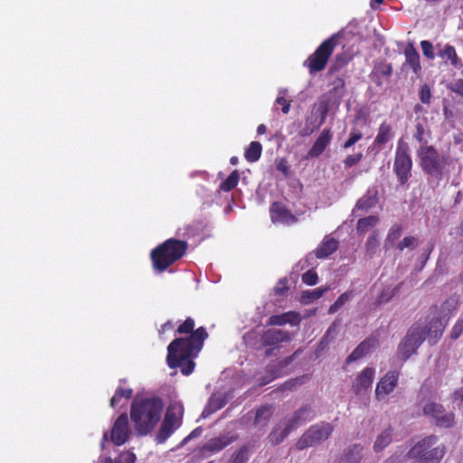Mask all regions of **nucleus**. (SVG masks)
<instances>
[{"label":"nucleus","instance_id":"nucleus-1","mask_svg":"<svg viewBox=\"0 0 463 463\" xmlns=\"http://www.w3.org/2000/svg\"><path fill=\"white\" fill-rule=\"evenodd\" d=\"M195 321L188 317L178 326L175 333L189 335L186 337H177L167 346L166 362L170 368H180L184 375L191 374L195 367V359L203 347L208 333L204 326L194 329Z\"/></svg>","mask_w":463,"mask_h":463},{"label":"nucleus","instance_id":"nucleus-2","mask_svg":"<svg viewBox=\"0 0 463 463\" xmlns=\"http://www.w3.org/2000/svg\"><path fill=\"white\" fill-rule=\"evenodd\" d=\"M445 329L439 317H421L408 329L397 348V355L402 360H408L416 354L421 344L427 339L430 345H435L441 338Z\"/></svg>","mask_w":463,"mask_h":463},{"label":"nucleus","instance_id":"nucleus-3","mask_svg":"<svg viewBox=\"0 0 463 463\" xmlns=\"http://www.w3.org/2000/svg\"><path fill=\"white\" fill-rule=\"evenodd\" d=\"M164 404L160 398H135L130 407V419L137 435L149 434L161 418Z\"/></svg>","mask_w":463,"mask_h":463},{"label":"nucleus","instance_id":"nucleus-4","mask_svg":"<svg viewBox=\"0 0 463 463\" xmlns=\"http://www.w3.org/2000/svg\"><path fill=\"white\" fill-rule=\"evenodd\" d=\"M188 243L185 241L170 238L153 249L150 253L152 266L161 273L185 254Z\"/></svg>","mask_w":463,"mask_h":463},{"label":"nucleus","instance_id":"nucleus-5","mask_svg":"<svg viewBox=\"0 0 463 463\" xmlns=\"http://www.w3.org/2000/svg\"><path fill=\"white\" fill-rule=\"evenodd\" d=\"M416 156L424 174L434 178L438 183L443 179L448 156L440 155L434 146L428 144L420 146Z\"/></svg>","mask_w":463,"mask_h":463},{"label":"nucleus","instance_id":"nucleus-6","mask_svg":"<svg viewBox=\"0 0 463 463\" xmlns=\"http://www.w3.org/2000/svg\"><path fill=\"white\" fill-rule=\"evenodd\" d=\"M446 448L439 443L436 435H429L419 440L407 453L409 458L420 463H439L444 458Z\"/></svg>","mask_w":463,"mask_h":463},{"label":"nucleus","instance_id":"nucleus-7","mask_svg":"<svg viewBox=\"0 0 463 463\" xmlns=\"http://www.w3.org/2000/svg\"><path fill=\"white\" fill-rule=\"evenodd\" d=\"M256 335V332L251 331L247 334L245 339L255 350L265 349L264 354L268 357L273 355L274 349L279 348L280 344L290 340L289 333L282 329L270 328L264 330L260 335L259 340H255Z\"/></svg>","mask_w":463,"mask_h":463},{"label":"nucleus","instance_id":"nucleus-8","mask_svg":"<svg viewBox=\"0 0 463 463\" xmlns=\"http://www.w3.org/2000/svg\"><path fill=\"white\" fill-rule=\"evenodd\" d=\"M339 38V33L332 34L323 41L316 51L307 57L304 61V66L307 68L310 74L322 71L326 67L329 58L338 44Z\"/></svg>","mask_w":463,"mask_h":463},{"label":"nucleus","instance_id":"nucleus-9","mask_svg":"<svg viewBox=\"0 0 463 463\" xmlns=\"http://www.w3.org/2000/svg\"><path fill=\"white\" fill-rule=\"evenodd\" d=\"M412 165L413 163L410 154L409 144L403 137H400L397 141L393 162V172L400 184L403 185L407 184L411 175Z\"/></svg>","mask_w":463,"mask_h":463},{"label":"nucleus","instance_id":"nucleus-10","mask_svg":"<svg viewBox=\"0 0 463 463\" xmlns=\"http://www.w3.org/2000/svg\"><path fill=\"white\" fill-rule=\"evenodd\" d=\"M184 408L180 404L169 406L165 414L161 426L156 435L157 444H163L181 426Z\"/></svg>","mask_w":463,"mask_h":463},{"label":"nucleus","instance_id":"nucleus-11","mask_svg":"<svg viewBox=\"0 0 463 463\" xmlns=\"http://www.w3.org/2000/svg\"><path fill=\"white\" fill-rule=\"evenodd\" d=\"M334 427L328 422H320L310 426L298 439L296 448L303 450L308 447L320 444L332 434Z\"/></svg>","mask_w":463,"mask_h":463},{"label":"nucleus","instance_id":"nucleus-12","mask_svg":"<svg viewBox=\"0 0 463 463\" xmlns=\"http://www.w3.org/2000/svg\"><path fill=\"white\" fill-rule=\"evenodd\" d=\"M423 415L434 421L439 428L449 429L455 424V414L448 411L445 407L435 402H427L422 408Z\"/></svg>","mask_w":463,"mask_h":463},{"label":"nucleus","instance_id":"nucleus-13","mask_svg":"<svg viewBox=\"0 0 463 463\" xmlns=\"http://www.w3.org/2000/svg\"><path fill=\"white\" fill-rule=\"evenodd\" d=\"M312 409L309 405H305L297 410L293 416L288 420L279 438H277L275 444L280 443L292 430L303 425L307 420L311 419Z\"/></svg>","mask_w":463,"mask_h":463},{"label":"nucleus","instance_id":"nucleus-14","mask_svg":"<svg viewBox=\"0 0 463 463\" xmlns=\"http://www.w3.org/2000/svg\"><path fill=\"white\" fill-rule=\"evenodd\" d=\"M130 433L128 415L121 413L112 426L110 439L114 445L121 446L128 440Z\"/></svg>","mask_w":463,"mask_h":463},{"label":"nucleus","instance_id":"nucleus-15","mask_svg":"<svg viewBox=\"0 0 463 463\" xmlns=\"http://www.w3.org/2000/svg\"><path fill=\"white\" fill-rule=\"evenodd\" d=\"M269 214L273 223L293 224L297 222L296 216L280 202L271 203Z\"/></svg>","mask_w":463,"mask_h":463},{"label":"nucleus","instance_id":"nucleus-16","mask_svg":"<svg viewBox=\"0 0 463 463\" xmlns=\"http://www.w3.org/2000/svg\"><path fill=\"white\" fill-rule=\"evenodd\" d=\"M236 439V436L230 433L221 434L207 440L202 447V452H208L209 454L218 453L235 441Z\"/></svg>","mask_w":463,"mask_h":463},{"label":"nucleus","instance_id":"nucleus-17","mask_svg":"<svg viewBox=\"0 0 463 463\" xmlns=\"http://www.w3.org/2000/svg\"><path fill=\"white\" fill-rule=\"evenodd\" d=\"M399 373L395 370L389 371L378 382L375 389V395L377 399H381L390 394L397 386Z\"/></svg>","mask_w":463,"mask_h":463},{"label":"nucleus","instance_id":"nucleus-18","mask_svg":"<svg viewBox=\"0 0 463 463\" xmlns=\"http://www.w3.org/2000/svg\"><path fill=\"white\" fill-rule=\"evenodd\" d=\"M332 139V132L329 128L323 129L320 135L316 139L312 147L307 155V158H317L325 151L326 146L330 144Z\"/></svg>","mask_w":463,"mask_h":463},{"label":"nucleus","instance_id":"nucleus-19","mask_svg":"<svg viewBox=\"0 0 463 463\" xmlns=\"http://www.w3.org/2000/svg\"><path fill=\"white\" fill-rule=\"evenodd\" d=\"M378 341L374 337H368L361 342L347 356L346 364L355 362L369 354L377 345Z\"/></svg>","mask_w":463,"mask_h":463},{"label":"nucleus","instance_id":"nucleus-20","mask_svg":"<svg viewBox=\"0 0 463 463\" xmlns=\"http://www.w3.org/2000/svg\"><path fill=\"white\" fill-rule=\"evenodd\" d=\"M394 137L393 128L386 120L383 121L377 131V135L373 142V146L381 149L384 145L390 142Z\"/></svg>","mask_w":463,"mask_h":463},{"label":"nucleus","instance_id":"nucleus-21","mask_svg":"<svg viewBox=\"0 0 463 463\" xmlns=\"http://www.w3.org/2000/svg\"><path fill=\"white\" fill-rule=\"evenodd\" d=\"M375 371L372 367H365L356 377L354 384L355 393H360L372 386Z\"/></svg>","mask_w":463,"mask_h":463},{"label":"nucleus","instance_id":"nucleus-22","mask_svg":"<svg viewBox=\"0 0 463 463\" xmlns=\"http://www.w3.org/2000/svg\"><path fill=\"white\" fill-rule=\"evenodd\" d=\"M300 323V317L298 312L288 311L280 315H273L268 320V326H284L289 324L298 326Z\"/></svg>","mask_w":463,"mask_h":463},{"label":"nucleus","instance_id":"nucleus-23","mask_svg":"<svg viewBox=\"0 0 463 463\" xmlns=\"http://www.w3.org/2000/svg\"><path fill=\"white\" fill-rule=\"evenodd\" d=\"M338 248V241L335 238L326 237L315 250L317 259H326L333 254Z\"/></svg>","mask_w":463,"mask_h":463},{"label":"nucleus","instance_id":"nucleus-24","mask_svg":"<svg viewBox=\"0 0 463 463\" xmlns=\"http://www.w3.org/2000/svg\"><path fill=\"white\" fill-rule=\"evenodd\" d=\"M378 203V192L376 189H368L367 192L356 202L355 209L367 212Z\"/></svg>","mask_w":463,"mask_h":463},{"label":"nucleus","instance_id":"nucleus-25","mask_svg":"<svg viewBox=\"0 0 463 463\" xmlns=\"http://www.w3.org/2000/svg\"><path fill=\"white\" fill-rule=\"evenodd\" d=\"M404 56L406 63L412 69L415 74H419L421 71L420 54L414 48L412 43H409L404 49Z\"/></svg>","mask_w":463,"mask_h":463},{"label":"nucleus","instance_id":"nucleus-26","mask_svg":"<svg viewBox=\"0 0 463 463\" xmlns=\"http://www.w3.org/2000/svg\"><path fill=\"white\" fill-rule=\"evenodd\" d=\"M439 56L447 62L449 61L450 65L455 69H461L463 66L462 61L458 56L455 47L449 43L439 51Z\"/></svg>","mask_w":463,"mask_h":463},{"label":"nucleus","instance_id":"nucleus-27","mask_svg":"<svg viewBox=\"0 0 463 463\" xmlns=\"http://www.w3.org/2000/svg\"><path fill=\"white\" fill-rule=\"evenodd\" d=\"M274 408L272 405H262L256 411L254 424L255 425H266L271 416L273 415Z\"/></svg>","mask_w":463,"mask_h":463},{"label":"nucleus","instance_id":"nucleus-28","mask_svg":"<svg viewBox=\"0 0 463 463\" xmlns=\"http://www.w3.org/2000/svg\"><path fill=\"white\" fill-rule=\"evenodd\" d=\"M262 154V145L259 141H252L244 153L245 159L250 163L258 161Z\"/></svg>","mask_w":463,"mask_h":463},{"label":"nucleus","instance_id":"nucleus-29","mask_svg":"<svg viewBox=\"0 0 463 463\" xmlns=\"http://www.w3.org/2000/svg\"><path fill=\"white\" fill-rule=\"evenodd\" d=\"M379 222L375 215L360 218L356 223V232L359 234L366 233L371 228H373Z\"/></svg>","mask_w":463,"mask_h":463},{"label":"nucleus","instance_id":"nucleus-30","mask_svg":"<svg viewBox=\"0 0 463 463\" xmlns=\"http://www.w3.org/2000/svg\"><path fill=\"white\" fill-rule=\"evenodd\" d=\"M392 429L384 430L376 439L373 444V449L376 452L382 451L392 442Z\"/></svg>","mask_w":463,"mask_h":463},{"label":"nucleus","instance_id":"nucleus-31","mask_svg":"<svg viewBox=\"0 0 463 463\" xmlns=\"http://www.w3.org/2000/svg\"><path fill=\"white\" fill-rule=\"evenodd\" d=\"M239 180L240 174L238 170H233L231 175L223 182L221 183L219 190L223 192H230L238 185Z\"/></svg>","mask_w":463,"mask_h":463},{"label":"nucleus","instance_id":"nucleus-32","mask_svg":"<svg viewBox=\"0 0 463 463\" xmlns=\"http://www.w3.org/2000/svg\"><path fill=\"white\" fill-rule=\"evenodd\" d=\"M379 249L378 232L373 231L365 242V253L369 258H373Z\"/></svg>","mask_w":463,"mask_h":463},{"label":"nucleus","instance_id":"nucleus-33","mask_svg":"<svg viewBox=\"0 0 463 463\" xmlns=\"http://www.w3.org/2000/svg\"><path fill=\"white\" fill-rule=\"evenodd\" d=\"M327 289V288H317L312 290L303 291L301 295L302 303L308 304L320 298Z\"/></svg>","mask_w":463,"mask_h":463},{"label":"nucleus","instance_id":"nucleus-34","mask_svg":"<svg viewBox=\"0 0 463 463\" xmlns=\"http://www.w3.org/2000/svg\"><path fill=\"white\" fill-rule=\"evenodd\" d=\"M133 396V390L131 388H117L115 394L110 399V406L115 408L121 399L129 400Z\"/></svg>","mask_w":463,"mask_h":463},{"label":"nucleus","instance_id":"nucleus-35","mask_svg":"<svg viewBox=\"0 0 463 463\" xmlns=\"http://www.w3.org/2000/svg\"><path fill=\"white\" fill-rule=\"evenodd\" d=\"M350 60L351 58L345 53L337 54L334 60V62L329 68V74H334L335 72L345 67L349 63Z\"/></svg>","mask_w":463,"mask_h":463},{"label":"nucleus","instance_id":"nucleus-36","mask_svg":"<svg viewBox=\"0 0 463 463\" xmlns=\"http://www.w3.org/2000/svg\"><path fill=\"white\" fill-rule=\"evenodd\" d=\"M249 459V449L247 446H242L234 451L229 460L230 463H246Z\"/></svg>","mask_w":463,"mask_h":463},{"label":"nucleus","instance_id":"nucleus-37","mask_svg":"<svg viewBox=\"0 0 463 463\" xmlns=\"http://www.w3.org/2000/svg\"><path fill=\"white\" fill-rule=\"evenodd\" d=\"M373 73L381 77H391L392 74V66L389 62L381 61L375 64L373 68Z\"/></svg>","mask_w":463,"mask_h":463},{"label":"nucleus","instance_id":"nucleus-38","mask_svg":"<svg viewBox=\"0 0 463 463\" xmlns=\"http://www.w3.org/2000/svg\"><path fill=\"white\" fill-rule=\"evenodd\" d=\"M363 447L359 444H354L350 448L349 452L345 455V461L347 463H359L361 459V452Z\"/></svg>","mask_w":463,"mask_h":463},{"label":"nucleus","instance_id":"nucleus-39","mask_svg":"<svg viewBox=\"0 0 463 463\" xmlns=\"http://www.w3.org/2000/svg\"><path fill=\"white\" fill-rule=\"evenodd\" d=\"M427 128L426 126L422 122H417L415 125V132L413 133V138L417 140L420 146L424 144H428V140L426 139Z\"/></svg>","mask_w":463,"mask_h":463},{"label":"nucleus","instance_id":"nucleus-40","mask_svg":"<svg viewBox=\"0 0 463 463\" xmlns=\"http://www.w3.org/2000/svg\"><path fill=\"white\" fill-rule=\"evenodd\" d=\"M363 138V133L357 128H352L349 133V137L343 145L344 149H348L352 147L355 143L360 141Z\"/></svg>","mask_w":463,"mask_h":463},{"label":"nucleus","instance_id":"nucleus-41","mask_svg":"<svg viewBox=\"0 0 463 463\" xmlns=\"http://www.w3.org/2000/svg\"><path fill=\"white\" fill-rule=\"evenodd\" d=\"M332 89L330 90L331 93H334L339 97H343L345 91V82L343 78L336 77L332 81Z\"/></svg>","mask_w":463,"mask_h":463},{"label":"nucleus","instance_id":"nucleus-42","mask_svg":"<svg viewBox=\"0 0 463 463\" xmlns=\"http://www.w3.org/2000/svg\"><path fill=\"white\" fill-rule=\"evenodd\" d=\"M418 245V238L415 236H406L397 244L399 250H403L406 248H414Z\"/></svg>","mask_w":463,"mask_h":463},{"label":"nucleus","instance_id":"nucleus-43","mask_svg":"<svg viewBox=\"0 0 463 463\" xmlns=\"http://www.w3.org/2000/svg\"><path fill=\"white\" fill-rule=\"evenodd\" d=\"M431 90L428 84H423L420 88L419 98L423 104L429 105L431 100Z\"/></svg>","mask_w":463,"mask_h":463},{"label":"nucleus","instance_id":"nucleus-44","mask_svg":"<svg viewBox=\"0 0 463 463\" xmlns=\"http://www.w3.org/2000/svg\"><path fill=\"white\" fill-rule=\"evenodd\" d=\"M402 225L400 224H393L391 229L389 230L387 238H386V243H392L396 240H398L401 237L402 234Z\"/></svg>","mask_w":463,"mask_h":463},{"label":"nucleus","instance_id":"nucleus-45","mask_svg":"<svg viewBox=\"0 0 463 463\" xmlns=\"http://www.w3.org/2000/svg\"><path fill=\"white\" fill-rule=\"evenodd\" d=\"M302 282L308 285L314 286L318 282V275L314 269H309L302 275Z\"/></svg>","mask_w":463,"mask_h":463},{"label":"nucleus","instance_id":"nucleus-46","mask_svg":"<svg viewBox=\"0 0 463 463\" xmlns=\"http://www.w3.org/2000/svg\"><path fill=\"white\" fill-rule=\"evenodd\" d=\"M362 158L363 154L361 152L353 155H348L344 160L345 167L350 168L356 165L362 160Z\"/></svg>","mask_w":463,"mask_h":463},{"label":"nucleus","instance_id":"nucleus-47","mask_svg":"<svg viewBox=\"0 0 463 463\" xmlns=\"http://www.w3.org/2000/svg\"><path fill=\"white\" fill-rule=\"evenodd\" d=\"M463 333V317H459L453 326L449 337L452 340H457Z\"/></svg>","mask_w":463,"mask_h":463},{"label":"nucleus","instance_id":"nucleus-48","mask_svg":"<svg viewBox=\"0 0 463 463\" xmlns=\"http://www.w3.org/2000/svg\"><path fill=\"white\" fill-rule=\"evenodd\" d=\"M420 47L422 50L423 55L430 59L433 60L435 57L434 52H433V45L430 41L423 40L420 42Z\"/></svg>","mask_w":463,"mask_h":463},{"label":"nucleus","instance_id":"nucleus-49","mask_svg":"<svg viewBox=\"0 0 463 463\" xmlns=\"http://www.w3.org/2000/svg\"><path fill=\"white\" fill-rule=\"evenodd\" d=\"M288 290V279L286 278L280 279L274 288V294L277 296H282Z\"/></svg>","mask_w":463,"mask_h":463},{"label":"nucleus","instance_id":"nucleus-50","mask_svg":"<svg viewBox=\"0 0 463 463\" xmlns=\"http://www.w3.org/2000/svg\"><path fill=\"white\" fill-rule=\"evenodd\" d=\"M281 368L279 364L276 365H268L266 367V373L269 375V380H275L281 376Z\"/></svg>","mask_w":463,"mask_h":463},{"label":"nucleus","instance_id":"nucleus-51","mask_svg":"<svg viewBox=\"0 0 463 463\" xmlns=\"http://www.w3.org/2000/svg\"><path fill=\"white\" fill-rule=\"evenodd\" d=\"M276 169L282 173L284 177H288L289 175V165L286 158H281L276 165Z\"/></svg>","mask_w":463,"mask_h":463},{"label":"nucleus","instance_id":"nucleus-52","mask_svg":"<svg viewBox=\"0 0 463 463\" xmlns=\"http://www.w3.org/2000/svg\"><path fill=\"white\" fill-rule=\"evenodd\" d=\"M276 104L281 106V111L284 114H288L289 112L290 106H291V100L287 99L283 96H279L276 99Z\"/></svg>","mask_w":463,"mask_h":463},{"label":"nucleus","instance_id":"nucleus-53","mask_svg":"<svg viewBox=\"0 0 463 463\" xmlns=\"http://www.w3.org/2000/svg\"><path fill=\"white\" fill-rule=\"evenodd\" d=\"M449 88L454 93H457L459 96L463 97V79L457 80Z\"/></svg>","mask_w":463,"mask_h":463},{"label":"nucleus","instance_id":"nucleus-54","mask_svg":"<svg viewBox=\"0 0 463 463\" xmlns=\"http://www.w3.org/2000/svg\"><path fill=\"white\" fill-rule=\"evenodd\" d=\"M301 352L300 349H298L293 354L284 358L283 360H281L279 363V365L281 369L287 367L288 365H289L293 361L294 359L296 358L297 354H299Z\"/></svg>","mask_w":463,"mask_h":463},{"label":"nucleus","instance_id":"nucleus-55","mask_svg":"<svg viewBox=\"0 0 463 463\" xmlns=\"http://www.w3.org/2000/svg\"><path fill=\"white\" fill-rule=\"evenodd\" d=\"M393 292L383 291L377 298L376 303L381 305L383 303L388 302L393 297Z\"/></svg>","mask_w":463,"mask_h":463},{"label":"nucleus","instance_id":"nucleus-56","mask_svg":"<svg viewBox=\"0 0 463 463\" xmlns=\"http://www.w3.org/2000/svg\"><path fill=\"white\" fill-rule=\"evenodd\" d=\"M353 292L352 291H346L343 294H341L337 299L335 300L336 305H339L340 307L344 306L349 299L352 298Z\"/></svg>","mask_w":463,"mask_h":463},{"label":"nucleus","instance_id":"nucleus-57","mask_svg":"<svg viewBox=\"0 0 463 463\" xmlns=\"http://www.w3.org/2000/svg\"><path fill=\"white\" fill-rule=\"evenodd\" d=\"M202 431H203V430L201 427L195 428L187 437H185L184 439L182 444L186 443L188 440H190L192 439L198 438L199 436H201Z\"/></svg>","mask_w":463,"mask_h":463},{"label":"nucleus","instance_id":"nucleus-58","mask_svg":"<svg viewBox=\"0 0 463 463\" xmlns=\"http://www.w3.org/2000/svg\"><path fill=\"white\" fill-rule=\"evenodd\" d=\"M452 399L455 402H463V386L456 389L452 394Z\"/></svg>","mask_w":463,"mask_h":463},{"label":"nucleus","instance_id":"nucleus-59","mask_svg":"<svg viewBox=\"0 0 463 463\" xmlns=\"http://www.w3.org/2000/svg\"><path fill=\"white\" fill-rule=\"evenodd\" d=\"M336 331V326H335V324L333 323L328 328L327 330L326 331L325 335H327L328 337L334 339V335Z\"/></svg>","mask_w":463,"mask_h":463},{"label":"nucleus","instance_id":"nucleus-60","mask_svg":"<svg viewBox=\"0 0 463 463\" xmlns=\"http://www.w3.org/2000/svg\"><path fill=\"white\" fill-rule=\"evenodd\" d=\"M296 385V380H290L283 383L282 388L284 390H292Z\"/></svg>","mask_w":463,"mask_h":463},{"label":"nucleus","instance_id":"nucleus-61","mask_svg":"<svg viewBox=\"0 0 463 463\" xmlns=\"http://www.w3.org/2000/svg\"><path fill=\"white\" fill-rule=\"evenodd\" d=\"M384 0H371L370 6L373 10H376Z\"/></svg>","mask_w":463,"mask_h":463},{"label":"nucleus","instance_id":"nucleus-62","mask_svg":"<svg viewBox=\"0 0 463 463\" xmlns=\"http://www.w3.org/2000/svg\"><path fill=\"white\" fill-rule=\"evenodd\" d=\"M171 328H173V323L171 321H167L161 326V332H165Z\"/></svg>","mask_w":463,"mask_h":463},{"label":"nucleus","instance_id":"nucleus-63","mask_svg":"<svg viewBox=\"0 0 463 463\" xmlns=\"http://www.w3.org/2000/svg\"><path fill=\"white\" fill-rule=\"evenodd\" d=\"M341 307L339 305H336V302L335 301L334 304H332L330 307H329V309H328V313L329 314H334Z\"/></svg>","mask_w":463,"mask_h":463},{"label":"nucleus","instance_id":"nucleus-64","mask_svg":"<svg viewBox=\"0 0 463 463\" xmlns=\"http://www.w3.org/2000/svg\"><path fill=\"white\" fill-rule=\"evenodd\" d=\"M267 132V127L264 124H260L257 128L258 135H263Z\"/></svg>","mask_w":463,"mask_h":463}]
</instances>
